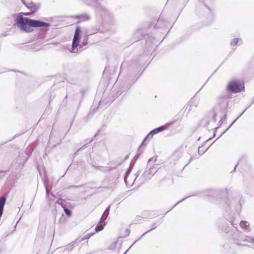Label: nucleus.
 <instances>
[{
    "label": "nucleus",
    "instance_id": "f257e3e1",
    "mask_svg": "<svg viewBox=\"0 0 254 254\" xmlns=\"http://www.w3.org/2000/svg\"><path fill=\"white\" fill-rule=\"evenodd\" d=\"M16 23L21 30L27 32L33 31V27H49L50 25L49 23L44 21L23 18L21 16L17 17Z\"/></svg>",
    "mask_w": 254,
    "mask_h": 254
},
{
    "label": "nucleus",
    "instance_id": "f03ea898",
    "mask_svg": "<svg viewBox=\"0 0 254 254\" xmlns=\"http://www.w3.org/2000/svg\"><path fill=\"white\" fill-rule=\"evenodd\" d=\"M80 33L81 30L80 27H77L75 29V31L74 34V37L72 43V52H75V51L77 49V48L78 46H79V47H82L87 44L88 37V36H85L84 38L83 41L82 42L81 44L79 45Z\"/></svg>",
    "mask_w": 254,
    "mask_h": 254
},
{
    "label": "nucleus",
    "instance_id": "7ed1b4c3",
    "mask_svg": "<svg viewBox=\"0 0 254 254\" xmlns=\"http://www.w3.org/2000/svg\"><path fill=\"white\" fill-rule=\"evenodd\" d=\"M226 89L231 93H239L245 90L244 83L242 81H232L229 82Z\"/></svg>",
    "mask_w": 254,
    "mask_h": 254
},
{
    "label": "nucleus",
    "instance_id": "20e7f679",
    "mask_svg": "<svg viewBox=\"0 0 254 254\" xmlns=\"http://www.w3.org/2000/svg\"><path fill=\"white\" fill-rule=\"evenodd\" d=\"M23 3L25 5V6L29 8L31 12H27L25 13L24 14L26 15H30L35 13L38 9L37 6L33 2H28L26 3L25 2H23Z\"/></svg>",
    "mask_w": 254,
    "mask_h": 254
},
{
    "label": "nucleus",
    "instance_id": "39448f33",
    "mask_svg": "<svg viewBox=\"0 0 254 254\" xmlns=\"http://www.w3.org/2000/svg\"><path fill=\"white\" fill-rule=\"evenodd\" d=\"M170 124H167L164 126H161L159 127L153 129L152 131H150L149 134L148 135V136H150V135H153L155 134H156L159 132L162 131L167 129L168 127L170 126Z\"/></svg>",
    "mask_w": 254,
    "mask_h": 254
},
{
    "label": "nucleus",
    "instance_id": "423d86ee",
    "mask_svg": "<svg viewBox=\"0 0 254 254\" xmlns=\"http://www.w3.org/2000/svg\"><path fill=\"white\" fill-rule=\"evenodd\" d=\"M105 226V223L103 225V223H99L95 227V232L97 233L101 230H102Z\"/></svg>",
    "mask_w": 254,
    "mask_h": 254
},
{
    "label": "nucleus",
    "instance_id": "0eeeda50",
    "mask_svg": "<svg viewBox=\"0 0 254 254\" xmlns=\"http://www.w3.org/2000/svg\"><path fill=\"white\" fill-rule=\"evenodd\" d=\"M210 114L212 115L213 120L215 121H216L217 118V114L216 112L215 109H212L211 112Z\"/></svg>",
    "mask_w": 254,
    "mask_h": 254
},
{
    "label": "nucleus",
    "instance_id": "6e6552de",
    "mask_svg": "<svg viewBox=\"0 0 254 254\" xmlns=\"http://www.w3.org/2000/svg\"><path fill=\"white\" fill-rule=\"evenodd\" d=\"M239 42V39L238 38H234L231 42V45L232 46H236Z\"/></svg>",
    "mask_w": 254,
    "mask_h": 254
},
{
    "label": "nucleus",
    "instance_id": "1a4fd4ad",
    "mask_svg": "<svg viewBox=\"0 0 254 254\" xmlns=\"http://www.w3.org/2000/svg\"><path fill=\"white\" fill-rule=\"evenodd\" d=\"M64 211L65 213L66 214V215L68 217L71 216V211L69 209H68L67 208L64 207Z\"/></svg>",
    "mask_w": 254,
    "mask_h": 254
},
{
    "label": "nucleus",
    "instance_id": "9d476101",
    "mask_svg": "<svg viewBox=\"0 0 254 254\" xmlns=\"http://www.w3.org/2000/svg\"><path fill=\"white\" fill-rule=\"evenodd\" d=\"M93 234H94V233L88 234V235L85 236L83 238H81V241H83V240H86V239H88Z\"/></svg>",
    "mask_w": 254,
    "mask_h": 254
},
{
    "label": "nucleus",
    "instance_id": "9b49d317",
    "mask_svg": "<svg viewBox=\"0 0 254 254\" xmlns=\"http://www.w3.org/2000/svg\"><path fill=\"white\" fill-rule=\"evenodd\" d=\"M87 19H89V17L87 16Z\"/></svg>",
    "mask_w": 254,
    "mask_h": 254
}]
</instances>
